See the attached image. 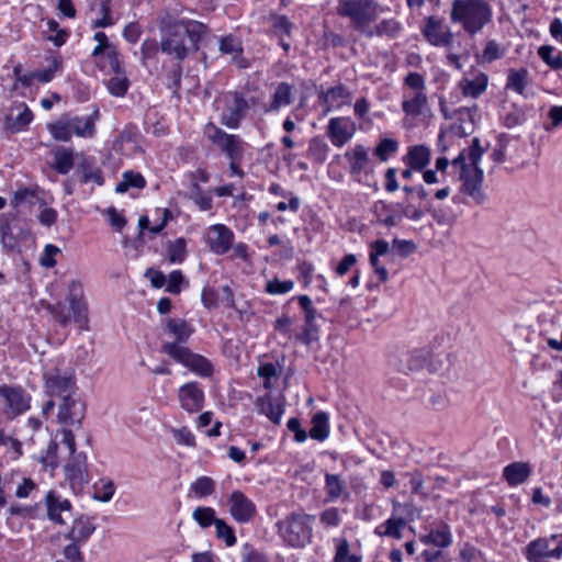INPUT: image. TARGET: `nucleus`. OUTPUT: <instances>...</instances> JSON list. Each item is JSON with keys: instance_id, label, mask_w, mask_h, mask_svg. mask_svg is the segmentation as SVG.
Returning <instances> with one entry per match:
<instances>
[{"instance_id": "nucleus-1", "label": "nucleus", "mask_w": 562, "mask_h": 562, "mask_svg": "<svg viewBox=\"0 0 562 562\" xmlns=\"http://www.w3.org/2000/svg\"><path fill=\"white\" fill-rule=\"evenodd\" d=\"M483 153L480 139L475 137L472 145L452 160V165L460 168V192L469 199L465 203L482 205L487 200V194L483 190L484 173L479 166Z\"/></svg>"}, {"instance_id": "nucleus-2", "label": "nucleus", "mask_w": 562, "mask_h": 562, "mask_svg": "<svg viewBox=\"0 0 562 562\" xmlns=\"http://www.w3.org/2000/svg\"><path fill=\"white\" fill-rule=\"evenodd\" d=\"M449 16L467 35L474 36L493 22L494 10L490 0H452Z\"/></svg>"}, {"instance_id": "nucleus-3", "label": "nucleus", "mask_w": 562, "mask_h": 562, "mask_svg": "<svg viewBox=\"0 0 562 562\" xmlns=\"http://www.w3.org/2000/svg\"><path fill=\"white\" fill-rule=\"evenodd\" d=\"M314 516L304 512H293L277 522L283 541L293 548H304L313 539Z\"/></svg>"}, {"instance_id": "nucleus-4", "label": "nucleus", "mask_w": 562, "mask_h": 562, "mask_svg": "<svg viewBox=\"0 0 562 562\" xmlns=\"http://www.w3.org/2000/svg\"><path fill=\"white\" fill-rule=\"evenodd\" d=\"M98 119V109L87 116L63 115L56 122L49 123L47 130L52 137L59 142H68L74 135L91 138L95 134V122Z\"/></svg>"}, {"instance_id": "nucleus-5", "label": "nucleus", "mask_w": 562, "mask_h": 562, "mask_svg": "<svg viewBox=\"0 0 562 562\" xmlns=\"http://www.w3.org/2000/svg\"><path fill=\"white\" fill-rule=\"evenodd\" d=\"M404 85L409 89L403 92L402 109L407 116L420 115L428 104L424 77L418 72H409Z\"/></svg>"}, {"instance_id": "nucleus-6", "label": "nucleus", "mask_w": 562, "mask_h": 562, "mask_svg": "<svg viewBox=\"0 0 562 562\" xmlns=\"http://www.w3.org/2000/svg\"><path fill=\"white\" fill-rule=\"evenodd\" d=\"M162 352L171 357L176 362L188 368L192 372L201 376H211L214 368L212 362L205 357L193 353L189 348L175 342H165L161 347Z\"/></svg>"}, {"instance_id": "nucleus-7", "label": "nucleus", "mask_w": 562, "mask_h": 562, "mask_svg": "<svg viewBox=\"0 0 562 562\" xmlns=\"http://www.w3.org/2000/svg\"><path fill=\"white\" fill-rule=\"evenodd\" d=\"M44 392L50 397L76 394L77 384L72 370L59 366L47 367L43 373Z\"/></svg>"}, {"instance_id": "nucleus-8", "label": "nucleus", "mask_w": 562, "mask_h": 562, "mask_svg": "<svg viewBox=\"0 0 562 562\" xmlns=\"http://www.w3.org/2000/svg\"><path fill=\"white\" fill-rule=\"evenodd\" d=\"M528 562H549L562 558V533L539 537L530 541L524 549Z\"/></svg>"}, {"instance_id": "nucleus-9", "label": "nucleus", "mask_w": 562, "mask_h": 562, "mask_svg": "<svg viewBox=\"0 0 562 562\" xmlns=\"http://www.w3.org/2000/svg\"><path fill=\"white\" fill-rule=\"evenodd\" d=\"M337 13L348 18L357 29H363L378 16V5L373 0H339Z\"/></svg>"}, {"instance_id": "nucleus-10", "label": "nucleus", "mask_w": 562, "mask_h": 562, "mask_svg": "<svg viewBox=\"0 0 562 562\" xmlns=\"http://www.w3.org/2000/svg\"><path fill=\"white\" fill-rule=\"evenodd\" d=\"M204 134L207 139L218 147L228 159H241L245 153V142L239 135L228 134L214 123L205 125Z\"/></svg>"}, {"instance_id": "nucleus-11", "label": "nucleus", "mask_w": 562, "mask_h": 562, "mask_svg": "<svg viewBox=\"0 0 562 562\" xmlns=\"http://www.w3.org/2000/svg\"><path fill=\"white\" fill-rule=\"evenodd\" d=\"M419 541L426 546L442 550L452 544L453 537L450 525L441 518H427L422 532Z\"/></svg>"}, {"instance_id": "nucleus-12", "label": "nucleus", "mask_w": 562, "mask_h": 562, "mask_svg": "<svg viewBox=\"0 0 562 562\" xmlns=\"http://www.w3.org/2000/svg\"><path fill=\"white\" fill-rule=\"evenodd\" d=\"M396 366L398 371L404 373L418 371L424 368H426L429 373H436L440 370L442 361L436 358L429 348L425 347L403 353Z\"/></svg>"}, {"instance_id": "nucleus-13", "label": "nucleus", "mask_w": 562, "mask_h": 562, "mask_svg": "<svg viewBox=\"0 0 562 562\" xmlns=\"http://www.w3.org/2000/svg\"><path fill=\"white\" fill-rule=\"evenodd\" d=\"M220 102L223 104L221 123L228 128H237L248 110V102L239 92L225 93Z\"/></svg>"}, {"instance_id": "nucleus-14", "label": "nucleus", "mask_w": 562, "mask_h": 562, "mask_svg": "<svg viewBox=\"0 0 562 562\" xmlns=\"http://www.w3.org/2000/svg\"><path fill=\"white\" fill-rule=\"evenodd\" d=\"M0 401L9 417L19 416L31 407V395L18 385H0Z\"/></svg>"}, {"instance_id": "nucleus-15", "label": "nucleus", "mask_w": 562, "mask_h": 562, "mask_svg": "<svg viewBox=\"0 0 562 562\" xmlns=\"http://www.w3.org/2000/svg\"><path fill=\"white\" fill-rule=\"evenodd\" d=\"M420 33L425 40L436 47H448L453 42L450 27L445 24L442 18L436 15L426 16L420 25Z\"/></svg>"}, {"instance_id": "nucleus-16", "label": "nucleus", "mask_w": 562, "mask_h": 562, "mask_svg": "<svg viewBox=\"0 0 562 562\" xmlns=\"http://www.w3.org/2000/svg\"><path fill=\"white\" fill-rule=\"evenodd\" d=\"M356 131V123L347 116L331 117L327 125V136L337 148L345 146L353 137Z\"/></svg>"}, {"instance_id": "nucleus-17", "label": "nucleus", "mask_w": 562, "mask_h": 562, "mask_svg": "<svg viewBox=\"0 0 562 562\" xmlns=\"http://www.w3.org/2000/svg\"><path fill=\"white\" fill-rule=\"evenodd\" d=\"M227 503L231 516L238 524L249 522L257 513L255 503L240 491H234Z\"/></svg>"}, {"instance_id": "nucleus-18", "label": "nucleus", "mask_w": 562, "mask_h": 562, "mask_svg": "<svg viewBox=\"0 0 562 562\" xmlns=\"http://www.w3.org/2000/svg\"><path fill=\"white\" fill-rule=\"evenodd\" d=\"M234 232L224 224H214L207 228L206 243L215 255L226 254L233 246Z\"/></svg>"}, {"instance_id": "nucleus-19", "label": "nucleus", "mask_w": 562, "mask_h": 562, "mask_svg": "<svg viewBox=\"0 0 562 562\" xmlns=\"http://www.w3.org/2000/svg\"><path fill=\"white\" fill-rule=\"evenodd\" d=\"M178 401L187 413H198L204 405V391L198 382L184 383L178 390Z\"/></svg>"}, {"instance_id": "nucleus-20", "label": "nucleus", "mask_w": 562, "mask_h": 562, "mask_svg": "<svg viewBox=\"0 0 562 562\" xmlns=\"http://www.w3.org/2000/svg\"><path fill=\"white\" fill-rule=\"evenodd\" d=\"M161 50L168 55H173L178 59H184L188 49L183 42V32L180 24L169 25L161 40Z\"/></svg>"}, {"instance_id": "nucleus-21", "label": "nucleus", "mask_w": 562, "mask_h": 562, "mask_svg": "<svg viewBox=\"0 0 562 562\" xmlns=\"http://www.w3.org/2000/svg\"><path fill=\"white\" fill-rule=\"evenodd\" d=\"M47 517L55 524L65 525L71 517V503L55 492H48L45 498Z\"/></svg>"}, {"instance_id": "nucleus-22", "label": "nucleus", "mask_w": 562, "mask_h": 562, "mask_svg": "<svg viewBox=\"0 0 562 562\" xmlns=\"http://www.w3.org/2000/svg\"><path fill=\"white\" fill-rule=\"evenodd\" d=\"M61 403L58 409V420L66 425L80 424L85 416V404L75 397V394H68L60 397Z\"/></svg>"}, {"instance_id": "nucleus-23", "label": "nucleus", "mask_w": 562, "mask_h": 562, "mask_svg": "<svg viewBox=\"0 0 562 562\" xmlns=\"http://www.w3.org/2000/svg\"><path fill=\"white\" fill-rule=\"evenodd\" d=\"M71 460L65 467L66 476L72 488H82L90 480L87 457L83 453L70 456Z\"/></svg>"}, {"instance_id": "nucleus-24", "label": "nucleus", "mask_w": 562, "mask_h": 562, "mask_svg": "<svg viewBox=\"0 0 562 562\" xmlns=\"http://www.w3.org/2000/svg\"><path fill=\"white\" fill-rule=\"evenodd\" d=\"M95 529L97 525L94 522V518L89 515L81 514L72 520V524L66 533V539L85 546L90 540Z\"/></svg>"}, {"instance_id": "nucleus-25", "label": "nucleus", "mask_w": 562, "mask_h": 562, "mask_svg": "<svg viewBox=\"0 0 562 562\" xmlns=\"http://www.w3.org/2000/svg\"><path fill=\"white\" fill-rule=\"evenodd\" d=\"M293 102V87L288 82H279L273 87L270 100L262 108L266 114H277L282 108Z\"/></svg>"}, {"instance_id": "nucleus-26", "label": "nucleus", "mask_w": 562, "mask_h": 562, "mask_svg": "<svg viewBox=\"0 0 562 562\" xmlns=\"http://www.w3.org/2000/svg\"><path fill=\"white\" fill-rule=\"evenodd\" d=\"M34 115L25 103H20L11 108L4 119V128L11 133H20L31 124Z\"/></svg>"}, {"instance_id": "nucleus-27", "label": "nucleus", "mask_w": 562, "mask_h": 562, "mask_svg": "<svg viewBox=\"0 0 562 562\" xmlns=\"http://www.w3.org/2000/svg\"><path fill=\"white\" fill-rule=\"evenodd\" d=\"M319 99L325 105V113H328L349 105L352 101V95L342 85H338L322 92Z\"/></svg>"}, {"instance_id": "nucleus-28", "label": "nucleus", "mask_w": 562, "mask_h": 562, "mask_svg": "<svg viewBox=\"0 0 562 562\" xmlns=\"http://www.w3.org/2000/svg\"><path fill=\"white\" fill-rule=\"evenodd\" d=\"M256 406L259 414L265 415L276 425L280 424L285 409L282 397L267 394L257 400Z\"/></svg>"}, {"instance_id": "nucleus-29", "label": "nucleus", "mask_w": 562, "mask_h": 562, "mask_svg": "<svg viewBox=\"0 0 562 562\" xmlns=\"http://www.w3.org/2000/svg\"><path fill=\"white\" fill-rule=\"evenodd\" d=\"M345 158L349 164L351 175L360 176L368 173L371 169V161L368 156V150L362 145H356L345 153Z\"/></svg>"}, {"instance_id": "nucleus-30", "label": "nucleus", "mask_w": 562, "mask_h": 562, "mask_svg": "<svg viewBox=\"0 0 562 562\" xmlns=\"http://www.w3.org/2000/svg\"><path fill=\"white\" fill-rule=\"evenodd\" d=\"M335 555L333 562H362L360 547L357 542L350 543L344 537L334 538Z\"/></svg>"}, {"instance_id": "nucleus-31", "label": "nucleus", "mask_w": 562, "mask_h": 562, "mask_svg": "<svg viewBox=\"0 0 562 562\" xmlns=\"http://www.w3.org/2000/svg\"><path fill=\"white\" fill-rule=\"evenodd\" d=\"M531 471L528 462L518 461L506 465L503 470V476L509 486H517L529 479Z\"/></svg>"}, {"instance_id": "nucleus-32", "label": "nucleus", "mask_w": 562, "mask_h": 562, "mask_svg": "<svg viewBox=\"0 0 562 562\" xmlns=\"http://www.w3.org/2000/svg\"><path fill=\"white\" fill-rule=\"evenodd\" d=\"M393 509L394 513L392 517L389 518V537L400 539L402 537V531L407 526L409 507L394 502Z\"/></svg>"}, {"instance_id": "nucleus-33", "label": "nucleus", "mask_w": 562, "mask_h": 562, "mask_svg": "<svg viewBox=\"0 0 562 562\" xmlns=\"http://www.w3.org/2000/svg\"><path fill=\"white\" fill-rule=\"evenodd\" d=\"M488 83V77L484 72H479L474 78H463L459 81V88L464 97L476 99L485 92Z\"/></svg>"}, {"instance_id": "nucleus-34", "label": "nucleus", "mask_w": 562, "mask_h": 562, "mask_svg": "<svg viewBox=\"0 0 562 562\" xmlns=\"http://www.w3.org/2000/svg\"><path fill=\"white\" fill-rule=\"evenodd\" d=\"M324 490L326 492L327 499L330 502L346 499L349 496L346 482L338 474H325Z\"/></svg>"}, {"instance_id": "nucleus-35", "label": "nucleus", "mask_w": 562, "mask_h": 562, "mask_svg": "<svg viewBox=\"0 0 562 562\" xmlns=\"http://www.w3.org/2000/svg\"><path fill=\"white\" fill-rule=\"evenodd\" d=\"M430 159V150L424 145H416L409 148L408 153L404 157V161L414 170H423Z\"/></svg>"}, {"instance_id": "nucleus-36", "label": "nucleus", "mask_w": 562, "mask_h": 562, "mask_svg": "<svg viewBox=\"0 0 562 562\" xmlns=\"http://www.w3.org/2000/svg\"><path fill=\"white\" fill-rule=\"evenodd\" d=\"M68 302L74 316H85L88 313L87 302L80 283L72 282L69 285Z\"/></svg>"}, {"instance_id": "nucleus-37", "label": "nucleus", "mask_w": 562, "mask_h": 562, "mask_svg": "<svg viewBox=\"0 0 562 562\" xmlns=\"http://www.w3.org/2000/svg\"><path fill=\"white\" fill-rule=\"evenodd\" d=\"M46 41L53 43L56 47H60L68 41L70 32L61 29L59 23L54 19L46 20V29L43 31Z\"/></svg>"}, {"instance_id": "nucleus-38", "label": "nucleus", "mask_w": 562, "mask_h": 562, "mask_svg": "<svg viewBox=\"0 0 562 562\" xmlns=\"http://www.w3.org/2000/svg\"><path fill=\"white\" fill-rule=\"evenodd\" d=\"M116 492V486L112 479L103 476L92 485L93 499L101 503H109Z\"/></svg>"}, {"instance_id": "nucleus-39", "label": "nucleus", "mask_w": 562, "mask_h": 562, "mask_svg": "<svg viewBox=\"0 0 562 562\" xmlns=\"http://www.w3.org/2000/svg\"><path fill=\"white\" fill-rule=\"evenodd\" d=\"M310 436L317 441H324L329 436V416L325 412H317L312 417Z\"/></svg>"}, {"instance_id": "nucleus-40", "label": "nucleus", "mask_w": 562, "mask_h": 562, "mask_svg": "<svg viewBox=\"0 0 562 562\" xmlns=\"http://www.w3.org/2000/svg\"><path fill=\"white\" fill-rule=\"evenodd\" d=\"M166 330L179 342L187 341L193 333L192 326L186 318H168Z\"/></svg>"}, {"instance_id": "nucleus-41", "label": "nucleus", "mask_w": 562, "mask_h": 562, "mask_svg": "<svg viewBox=\"0 0 562 562\" xmlns=\"http://www.w3.org/2000/svg\"><path fill=\"white\" fill-rule=\"evenodd\" d=\"M146 187V180L142 173L133 170H126L122 173L121 181L115 187V192L123 194L130 189H144Z\"/></svg>"}, {"instance_id": "nucleus-42", "label": "nucleus", "mask_w": 562, "mask_h": 562, "mask_svg": "<svg viewBox=\"0 0 562 562\" xmlns=\"http://www.w3.org/2000/svg\"><path fill=\"white\" fill-rule=\"evenodd\" d=\"M529 71L526 68L510 69L507 75L506 88L524 94L528 86Z\"/></svg>"}, {"instance_id": "nucleus-43", "label": "nucleus", "mask_w": 562, "mask_h": 562, "mask_svg": "<svg viewBox=\"0 0 562 562\" xmlns=\"http://www.w3.org/2000/svg\"><path fill=\"white\" fill-rule=\"evenodd\" d=\"M48 66L44 69L35 70L36 81L41 83L50 82L57 74L63 70V59L59 56H50L47 58Z\"/></svg>"}, {"instance_id": "nucleus-44", "label": "nucleus", "mask_w": 562, "mask_h": 562, "mask_svg": "<svg viewBox=\"0 0 562 562\" xmlns=\"http://www.w3.org/2000/svg\"><path fill=\"white\" fill-rule=\"evenodd\" d=\"M386 254V241L379 239L371 244L370 263L381 281L386 280V270L379 263V258Z\"/></svg>"}, {"instance_id": "nucleus-45", "label": "nucleus", "mask_w": 562, "mask_h": 562, "mask_svg": "<svg viewBox=\"0 0 562 562\" xmlns=\"http://www.w3.org/2000/svg\"><path fill=\"white\" fill-rule=\"evenodd\" d=\"M166 252L170 263L183 262L187 257V240L183 237H179L169 243L167 245Z\"/></svg>"}, {"instance_id": "nucleus-46", "label": "nucleus", "mask_w": 562, "mask_h": 562, "mask_svg": "<svg viewBox=\"0 0 562 562\" xmlns=\"http://www.w3.org/2000/svg\"><path fill=\"white\" fill-rule=\"evenodd\" d=\"M215 491V482L210 476H200L191 483L189 493L196 498H204L212 495Z\"/></svg>"}, {"instance_id": "nucleus-47", "label": "nucleus", "mask_w": 562, "mask_h": 562, "mask_svg": "<svg viewBox=\"0 0 562 562\" xmlns=\"http://www.w3.org/2000/svg\"><path fill=\"white\" fill-rule=\"evenodd\" d=\"M539 57L552 69H562V52H557L553 46L543 45L538 49Z\"/></svg>"}, {"instance_id": "nucleus-48", "label": "nucleus", "mask_w": 562, "mask_h": 562, "mask_svg": "<svg viewBox=\"0 0 562 562\" xmlns=\"http://www.w3.org/2000/svg\"><path fill=\"white\" fill-rule=\"evenodd\" d=\"M192 518L201 528H207L216 525L220 518H216L215 509L212 507H196L192 513Z\"/></svg>"}, {"instance_id": "nucleus-49", "label": "nucleus", "mask_w": 562, "mask_h": 562, "mask_svg": "<svg viewBox=\"0 0 562 562\" xmlns=\"http://www.w3.org/2000/svg\"><path fill=\"white\" fill-rule=\"evenodd\" d=\"M171 217H172V214H171L170 210L164 209L161 211L160 222L154 226H150L149 218L147 216H140L138 220V226L140 228V233L143 234L144 231H148L149 233L157 235L165 228V226L171 220Z\"/></svg>"}, {"instance_id": "nucleus-50", "label": "nucleus", "mask_w": 562, "mask_h": 562, "mask_svg": "<svg viewBox=\"0 0 562 562\" xmlns=\"http://www.w3.org/2000/svg\"><path fill=\"white\" fill-rule=\"evenodd\" d=\"M329 146L319 137H314L308 144V155L317 164H323L327 159Z\"/></svg>"}, {"instance_id": "nucleus-51", "label": "nucleus", "mask_w": 562, "mask_h": 562, "mask_svg": "<svg viewBox=\"0 0 562 562\" xmlns=\"http://www.w3.org/2000/svg\"><path fill=\"white\" fill-rule=\"evenodd\" d=\"M189 199L194 202L200 211H209L213 206V199L210 194L203 192L196 182L192 183Z\"/></svg>"}, {"instance_id": "nucleus-52", "label": "nucleus", "mask_w": 562, "mask_h": 562, "mask_svg": "<svg viewBox=\"0 0 562 562\" xmlns=\"http://www.w3.org/2000/svg\"><path fill=\"white\" fill-rule=\"evenodd\" d=\"M74 166V155L70 150L58 149L54 155V168L61 175L68 173Z\"/></svg>"}, {"instance_id": "nucleus-53", "label": "nucleus", "mask_w": 562, "mask_h": 562, "mask_svg": "<svg viewBox=\"0 0 562 562\" xmlns=\"http://www.w3.org/2000/svg\"><path fill=\"white\" fill-rule=\"evenodd\" d=\"M220 50L222 54L232 55L233 59H236L241 55L243 46L237 37L227 35L220 38Z\"/></svg>"}, {"instance_id": "nucleus-54", "label": "nucleus", "mask_w": 562, "mask_h": 562, "mask_svg": "<svg viewBox=\"0 0 562 562\" xmlns=\"http://www.w3.org/2000/svg\"><path fill=\"white\" fill-rule=\"evenodd\" d=\"M99 13L101 16L92 21V27H110L116 23L111 12L110 0H103L100 3Z\"/></svg>"}, {"instance_id": "nucleus-55", "label": "nucleus", "mask_w": 562, "mask_h": 562, "mask_svg": "<svg viewBox=\"0 0 562 562\" xmlns=\"http://www.w3.org/2000/svg\"><path fill=\"white\" fill-rule=\"evenodd\" d=\"M179 24L182 27V32L186 33L192 42H199L207 30L206 25L193 20L182 21Z\"/></svg>"}, {"instance_id": "nucleus-56", "label": "nucleus", "mask_w": 562, "mask_h": 562, "mask_svg": "<svg viewBox=\"0 0 562 562\" xmlns=\"http://www.w3.org/2000/svg\"><path fill=\"white\" fill-rule=\"evenodd\" d=\"M187 285L188 281L186 280L181 270H173L167 276L165 289L171 294H179Z\"/></svg>"}, {"instance_id": "nucleus-57", "label": "nucleus", "mask_w": 562, "mask_h": 562, "mask_svg": "<svg viewBox=\"0 0 562 562\" xmlns=\"http://www.w3.org/2000/svg\"><path fill=\"white\" fill-rule=\"evenodd\" d=\"M0 237L4 248L12 250L16 247V239L12 233L10 223L4 215L0 217Z\"/></svg>"}, {"instance_id": "nucleus-58", "label": "nucleus", "mask_w": 562, "mask_h": 562, "mask_svg": "<svg viewBox=\"0 0 562 562\" xmlns=\"http://www.w3.org/2000/svg\"><path fill=\"white\" fill-rule=\"evenodd\" d=\"M293 288L294 282L292 280H279L276 278L267 282L265 291L271 295H279L292 291Z\"/></svg>"}, {"instance_id": "nucleus-59", "label": "nucleus", "mask_w": 562, "mask_h": 562, "mask_svg": "<svg viewBox=\"0 0 562 562\" xmlns=\"http://www.w3.org/2000/svg\"><path fill=\"white\" fill-rule=\"evenodd\" d=\"M81 182L88 183L93 182L97 186H102L104 183L103 173L100 168L92 167L88 164L82 165L81 167Z\"/></svg>"}, {"instance_id": "nucleus-60", "label": "nucleus", "mask_w": 562, "mask_h": 562, "mask_svg": "<svg viewBox=\"0 0 562 562\" xmlns=\"http://www.w3.org/2000/svg\"><path fill=\"white\" fill-rule=\"evenodd\" d=\"M171 434L176 442L180 446L190 448L196 446L195 436L188 427L172 428Z\"/></svg>"}, {"instance_id": "nucleus-61", "label": "nucleus", "mask_w": 562, "mask_h": 562, "mask_svg": "<svg viewBox=\"0 0 562 562\" xmlns=\"http://www.w3.org/2000/svg\"><path fill=\"white\" fill-rule=\"evenodd\" d=\"M503 56V50L501 49L498 43L494 40L488 41L482 50V53L477 56V59L481 63H492L496 59H499Z\"/></svg>"}, {"instance_id": "nucleus-62", "label": "nucleus", "mask_w": 562, "mask_h": 562, "mask_svg": "<svg viewBox=\"0 0 562 562\" xmlns=\"http://www.w3.org/2000/svg\"><path fill=\"white\" fill-rule=\"evenodd\" d=\"M108 90L115 97H123L128 89V80L123 75H115L106 82Z\"/></svg>"}, {"instance_id": "nucleus-63", "label": "nucleus", "mask_w": 562, "mask_h": 562, "mask_svg": "<svg viewBox=\"0 0 562 562\" xmlns=\"http://www.w3.org/2000/svg\"><path fill=\"white\" fill-rule=\"evenodd\" d=\"M216 537L222 539L227 547H233L237 539L233 528L227 525L223 519H218L215 525Z\"/></svg>"}, {"instance_id": "nucleus-64", "label": "nucleus", "mask_w": 562, "mask_h": 562, "mask_svg": "<svg viewBox=\"0 0 562 562\" xmlns=\"http://www.w3.org/2000/svg\"><path fill=\"white\" fill-rule=\"evenodd\" d=\"M319 521L325 528H336L341 522V514L336 507H329L319 515Z\"/></svg>"}]
</instances>
